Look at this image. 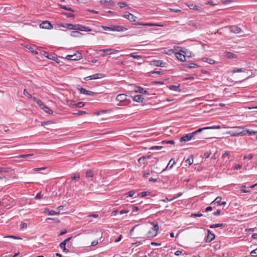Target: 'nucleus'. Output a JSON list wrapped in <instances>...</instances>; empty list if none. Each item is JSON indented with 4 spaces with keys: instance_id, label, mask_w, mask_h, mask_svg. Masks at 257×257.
Listing matches in <instances>:
<instances>
[{
    "instance_id": "obj_54",
    "label": "nucleus",
    "mask_w": 257,
    "mask_h": 257,
    "mask_svg": "<svg viewBox=\"0 0 257 257\" xmlns=\"http://www.w3.org/2000/svg\"><path fill=\"white\" fill-rule=\"evenodd\" d=\"M80 178V176L78 174H75V175L71 177V179L72 180H74L75 179H78Z\"/></svg>"
},
{
    "instance_id": "obj_49",
    "label": "nucleus",
    "mask_w": 257,
    "mask_h": 257,
    "mask_svg": "<svg viewBox=\"0 0 257 257\" xmlns=\"http://www.w3.org/2000/svg\"><path fill=\"white\" fill-rule=\"evenodd\" d=\"M23 93L25 95L27 96L28 98H32V95L31 94H29L26 89H25L24 90Z\"/></svg>"
},
{
    "instance_id": "obj_36",
    "label": "nucleus",
    "mask_w": 257,
    "mask_h": 257,
    "mask_svg": "<svg viewBox=\"0 0 257 257\" xmlns=\"http://www.w3.org/2000/svg\"><path fill=\"white\" fill-rule=\"evenodd\" d=\"M93 173L91 170H89L86 172L85 177L86 178H89V177L92 178V177H93Z\"/></svg>"
},
{
    "instance_id": "obj_13",
    "label": "nucleus",
    "mask_w": 257,
    "mask_h": 257,
    "mask_svg": "<svg viewBox=\"0 0 257 257\" xmlns=\"http://www.w3.org/2000/svg\"><path fill=\"white\" fill-rule=\"evenodd\" d=\"M221 197H217L213 201L211 202V204H217V205H225L226 202L225 201H221Z\"/></svg>"
},
{
    "instance_id": "obj_7",
    "label": "nucleus",
    "mask_w": 257,
    "mask_h": 257,
    "mask_svg": "<svg viewBox=\"0 0 257 257\" xmlns=\"http://www.w3.org/2000/svg\"><path fill=\"white\" fill-rule=\"evenodd\" d=\"M74 30L81 31L90 32L91 31L89 27L81 25H74Z\"/></svg>"
},
{
    "instance_id": "obj_11",
    "label": "nucleus",
    "mask_w": 257,
    "mask_h": 257,
    "mask_svg": "<svg viewBox=\"0 0 257 257\" xmlns=\"http://www.w3.org/2000/svg\"><path fill=\"white\" fill-rule=\"evenodd\" d=\"M111 31L123 32L126 31L127 28L123 26L116 25L111 26Z\"/></svg>"
},
{
    "instance_id": "obj_21",
    "label": "nucleus",
    "mask_w": 257,
    "mask_h": 257,
    "mask_svg": "<svg viewBox=\"0 0 257 257\" xmlns=\"http://www.w3.org/2000/svg\"><path fill=\"white\" fill-rule=\"evenodd\" d=\"M153 62H154L153 64L155 66H159V67H165L166 66V63H164V62H163V61L160 60H154Z\"/></svg>"
},
{
    "instance_id": "obj_63",
    "label": "nucleus",
    "mask_w": 257,
    "mask_h": 257,
    "mask_svg": "<svg viewBox=\"0 0 257 257\" xmlns=\"http://www.w3.org/2000/svg\"><path fill=\"white\" fill-rule=\"evenodd\" d=\"M129 212V210H121L119 211V213L120 214H122L124 213H127Z\"/></svg>"
},
{
    "instance_id": "obj_4",
    "label": "nucleus",
    "mask_w": 257,
    "mask_h": 257,
    "mask_svg": "<svg viewBox=\"0 0 257 257\" xmlns=\"http://www.w3.org/2000/svg\"><path fill=\"white\" fill-rule=\"evenodd\" d=\"M220 128H221V126L220 125H213V126H211L205 127L203 128H200L198 129L197 130H196L194 132H193L192 133V134L194 137L196 135L198 134V133H201L203 130H209V129H219Z\"/></svg>"
},
{
    "instance_id": "obj_58",
    "label": "nucleus",
    "mask_w": 257,
    "mask_h": 257,
    "mask_svg": "<svg viewBox=\"0 0 257 257\" xmlns=\"http://www.w3.org/2000/svg\"><path fill=\"white\" fill-rule=\"evenodd\" d=\"M64 242H65L62 241L59 244L60 247L62 249L66 248V243Z\"/></svg>"
},
{
    "instance_id": "obj_44",
    "label": "nucleus",
    "mask_w": 257,
    "mask_h": 257,
    "mask_svg": "<svg viewBox=\"0 0 257 257\" xmlns=\"http://www.w3.org/2000/svg\"><path fill=\"white\" fill-rule=\"evenodd\" d=\"M117 5L120 8H123L125 7L128 8V6L126 4L122 2H119L118 3Z\"/></svg>"
},
{
    "instance_id": "obj_26",
    "label": "nucleus",
    "mask_w": 257,
    "mask_h": 257,
    "mask_svg": "<svg viewBox=\"0 0 257 257\" xmlns=\"http://www.w3.org/2000/svg\"><path fill=\"white\" fill-rule=\"evenodd\" d=\"M60 27L64 28H67L70 30H74V25H73L72 24H61L60 25Z\"/></svg>"
},
{
    "instance_id": "obj_46",
    "label": "nucleus",
    "mask_w": 257,
    "mask_h": 257,
    "mask_svg": "<svg viewBox=\"0 0 257 257\" xmlns=\"http://www.w3.org/2000/svg\"><path fill=\"white\" fill-rule=\"evenodd\" d=\"M9 171V169L8 168L5 167H0V173L1 174H3V172H8Z\"/></svg>"
},
{
    "instance_id": "obj_60",
    "label": "nucleus",
    "mask_w": 257,
    "mask_h": 257,
    "mask_svg": "<svg viewBox=\"0 0 257 257\" xmlns=\"http://www.w3.org/2000/svg\"><path fill=\"white\" fill-rule=\"evenodd\" d=\"M256 250H257V249H254L253 250H252L250 253V255H251L253 256H255V254L256 253Z\"/></svg>"
},
{
    "instance_id": "obj_55",
    "label": "nucleus",
    "mask_w": 257,
    "mask_h": 257,
    "mask_svg": "<svg viewBox=\"0 0 257 257\" xmlns=\"http://www.w3.org/2000/svg\"><path fill=\"white\" fill-rule=\"evenodd\" d=\"M252 156H252V155H251V154H248V155H245V156H244L243 157V159H244V160H245V159H249V160H250V159H252Z\"/></svg>"
},
{
    "instance_id": "obj_10",
    "label": "nucleus",
    "mask_w": 257,
    "mask_h": 257,
    "mask_svg": "<svg viewBox=\"0 0 257 257\" xmlns=\"http://www.w3.org/2000/svg\"><path fill=\"white\" fill-rule=\"evenodd\" d=\"M78 90H79L80 92L82 94H84L87 95L89 96H94L97 93L89 90H87L85 88H78Z\"/></svg>"
},
{
    "instance_id": "obj_42",
    "label": "nucleus",
    "mask_w": 257,
    "mask_h": 257,
    "mask_svg": "<svg viewBox=\"0 0 257 257\" xmlns=\"http://www.w3.org/2000/svg\"><path fill=\"white\" fill-rule=\"evenodd\" d=\"M223 226V224L222 223H220V224L219 223V224H212L209 226V227L211 228H213L220 227H221Z\"/></svg>"
},
{
    "instance_id": "obj_22",
    "label": "nucleus",
    "mask_w": 257,
    "mask_h": 257,
    "mask_svg": "<svg viewBox=\"0 0 257 257\" xmlns=\"http://www.w3.org/2000/svg\"><path fill=\"white\" fill-rule=\"evenodd\" d=\"M45 213H48L49 215H58L60 213V211H56L53 210H50L49 209H45L44 211Z\"/></svg>"
},
{
    "instance_id": "obj_15",
    "label": "nucleus",
    "mask_w": 257,
    "mask_h": 257,
    "mask_svg": "<svg viewBox=\"0 0 257 257\" xmlns=\"http://www.w3.org/2000/svg\"><path fill=\"white\" fill-rule=\"evenodd\" d=\"M186 5L191 10H194L199 12L203 11V9L199 6L194 5L193 4H186Z\"/></svg>"
},
{
    "instance_id": "obj_53",
    "label": "nucleus",
    "mask_w": 257,
    "mask_h": 257,
    "mask_svg": "<svg viewBox=\"0 0 257 257\" xmlns=\"http://www.w3.org/2000/svg\"><path fill=\"white\" fill-rule=\"evenodd\" d=\"M202 216L203 214L201 213H193L191 215V217H201Z\"/></svg>"
},
{
    "instance_id": "obj_56",
    "label": "nucleus",
    "mask_w": 257,
    "mask_h": 257,
    "mask_svg": "<svg viewBox=\"0 0 257 257\" xmlns=\"http://www.w3.org/2000/svg\"><path fill=\"white\" fill-rule=\"evenodd\" d=\"M42 196L43 195H42L41 193H39L36 195V196L35 197V199L36 200H38L41 199L42 197Z\"/></svg>"
},
{
    "instance_id": "obj_12",
    "label": "nucleus",
    "mask_w": 257,
    "mask_h": 257,
    "mask_svg": "<svg viewBox=\"0 0 257 257\" xmlns=\"http://www.w3.org/2000/svg\"><path fill=\"white\" fill-rule=\"evenodd\" d=\"M127 95L125 94L122 93L119 94L116 96L115 97V100L118 101L119 102H123L124 101L127 100Z\"/></svg>"
},
{
    "instance_id": "obj_2",
    "label": "nucleus",
    "mask_w": 257,
    "mask_h": 257,
    "mask_svg": "<svg viewBox=\"0 0 257 257\" xmlns=\"http://www.w3.org/2000/svg\"><path fill=\"white\" fill-rule=\"evenodd\" d=\"M247 131L244 130L242 127H237L236 130L231 132V135L232 136H243L246 135Z\"/></svg>"
},
{
    "instance_id": "obj_27",
    "label": "nucleus",
    "mask_w": 257,
    "mask_h": 257,
    "mask_svg": "<svg viewBox=\"0 0 257 257\" xmlns=\"http://www.w3.org/2000/svg\"><path fill=\"white\" fill-rule=\"evenodd\" d=\"M179 87H180L179 84L178 85H171L169 86V88L170 90L175 91H180V90L179 89Z\"/></svg>"
},
{
    "instance_id": "obj_62",
    "label": "nucleus",
    "mask_w": 257,
    "mask_h": 257,
    "mask_svg": "<svg viewBox=\"0 0 257 257\" xmlns=\"http://www.w3.org/2000/svg\"><path fill=\"white\" fill-rule=\"evenodd\" d=\"M50 122L51 121H46L41 122V125L44 126L45 125L49 124L50 123Z\"/></svg>"
},
{
    "instance_id": "obj_41",
    "label": "nucleus",
    "mask_w": 257,
    "mask_h": 257,
    "mask_svg": "<svg viewBox=\"0 0 257 257\" xmlns=\"http://www.w3.org/2000/svg\"><path fill=\"white\" fill-rule=\"evenodd\" d=\"M151 158V156H142L141 157H140L139 159H138V162L140 163H141V160H145L146 159H150Z\"/></svg>"
},
{
    "instance_id": "obj_25",
    "label": "nucleus",
    "mask_w": 257,
    "mask_h": 257,
    "mask_svg": "<svg viewBox=\"0 0 257 257\" xmlns=\"http://www.w3.org/2000/svg\"><path fill=\"white\" fill-rule=\"evenodd\" d=\"M135 91L141 94H148V92L146 90L140 86H137L135 89Z\"/></svg>"
},
{
    "instance_id": "obj_28",
    "label": "nucleus",
    "mask_w": 257,
    "mask_h": 257,
    "mask_svg": "<svg viewBox=\"0 0 257 257\" xmlns=\"http://www.w3.org/2000/svg\"><path fill=\"white\" fill-rule=\"evenodd\" d=\"M202 60L204 62H207L210 64H213L215 63V61L211 58H203Z\"/></svg>"
},
{
    "instance_id": "obj_39",
    "label": "nucleus",
    "mask_w": 257,
    "mask_h": 257,
    "mask_svg": "<svg viewBox=\"0 0 257 257\" xmlns=\"http://www.w3.org/2000/svg\"><path fill=\"white\" fill-rule=\"evenodd\" d=\"M161 143L162 144H172V145H174L175 144V142L173 140H169V141L164 140V141H162Z\"/></svg>"
},
{
    "instance_id": "obj_19",
    "label": "nucleus",
    "mask_w": 257,
    "mask_h": 257,
    "mask_svg": "<svg viewBox=\"0 0 257 257\" xmlns=\"http://www.w3.org/2000/svg\"><path fill=\"white\" fill-rule=\"evenodd\" d=\"M175 55L178 60L182 62L185 61L186 60L185 55L181 53L176 52L175 53Z\"/></svg>"
},
{
    "instance_id": "obj_18",
    "label": "nucleus",
    "mask_w": 257,
    "mask_h": 257,
    "mask_svg": "<svg viewBox=\"0 0 257 257\" xmlns=\"http://www.w3.org/2000/svg\"><path fill=\"white\" fill-rule=\"evenodd\" d=\"M124 17L130 22H135L136 21L137 17L131 13L125 14Z\"/></svg>"
},
{
    "instance_id": "obj_61",
    "label": "nucleus",
    "mask_w": 257,
    "mask_h": 257,
    "mask_svg": "<svg viewBox=\"0 0 257 257\" xmlns=\"http://www.w3.org/2000/svg\"><path fill=\"white\" fill-rule=\"evenodd\" d=\"M64 15L67 16V17H73L74 15L72 13H63Z\"/></svg>"
},
{
    "instance_id": "obj_23",
    "label": "nucleus",
    "mask_w": 257,
    "mask_h": 257,
    "mask_svg": "<svg viewBox=\"0 0 257 257\" xmlns=\"http://www.w3.org/2000/svg\"><path fill=\"white\" fill-rule=\"evenodd\" d=\"M230 30L231 32L238 34L241 32V29L236 26H232L230 27Z\"/></svg>"
},
{
    "instance_id": "obj_14",
    "label": "nucleus",
    "mask_w": 257,
    "mask_h": 257,
    "mask_svg": "<svg viewBox=\"0 0 257 257\" xmlns=\"http://www.w3.org/2000/svg\"><path fill=\"white\" fill-rule=\"evenodd\" d=\"M40 27L42 29H50L53 28V26L49 22L46 21L40 24Z\"/></svg>"
},
{
    "instance_id": "obj_30",
    "label": "nucleus",
    "mask_w": 257,
    "mask_h": 257,
    "mask_svg": "<svg viewBox=\"0 0 257 257\" xmlns=\"http://www.w3.org/2000/svg\"><path fill=\"white\" fill-rule=\"evenodd\" d=\"M41 109H43L45 112L50 114H52L53 112L51 109H50L48 106L46 105H44V107Z\"/></svg>"
},
{
    "instance_id": "obj_47",
    "label": "nucleus",
    "mask_w": 257,
    "mask_h": 257,
    "mask_svg": "<svg viewBox=\"0 0 257 257\" xmlns=\"http://www.w3.org/2000/svg\"><path fill=\"white\" fill-rule=\"evenodd\" d=\"M135 194V192L134 190H131L126 193L125 194V195H126V197H132Z\"/></svg>"
},
{
    "instance_id": "obj_51",
    "label": "nucleus",
    "mask_w": 257,
    "mask_h": 257,
    "mask_svg": "<svg viewBox=\"0 0 257 257\" xmlns=\"http://www.w3.org/2000/svg\"><path fill=\"white\" fill-rule=\"evenodd\" d=\"M36 102L41 108H42L43 107H44L45 104L40 99L37 100Z\"/></svg>"
},
{
    "instance_id": "obj_32",
    "label": "nucleus",
    "mask_w": 257,
    "mask_h": 257,
    "mask_svg": "<svg viewBox=\"0 0 257 257\" xmlns=\"http://www.w3.org/2000/svg\"><path fill=\"white\" fill-rule=\"evenodd\" d=\"M225 56L226 57L230 59L235 58V55L230 52H226L225 53Z\"/></svg>"
},
{
    "instance_id": "obj_35",
    "label": "nucleus",
    "mask_w": 257,
    "mask_h": 257,
    "mask_svg": "<svg viewBox=\"0 0 257 257\" xmlns=\"http://www.w3.org/2000/svg\"><path fill=\"white\" fill-rule=\"evenodd\" d=\"M245 70H246L245 69L234 68L232 69V70L231 71L233 73L242 72H244L245 71Z\"/></svg>"
},
{
    "instance_id": "obj_31",
    "label": "nucleus",
    "mask_w": 257,
    "mask_h": 257,
    "mask_svg": "<svg viewBox=\"0 0 257 257\" xmlns=\"http://www.w3.org/2000/svg\"><path fill=\"white\" fill-rule=\"evenodd\" d=\"M84 106V103L83 102H79L77 103H74L72 104V107H79L81 108Z\"/></svg>"
},
{
    "instance_id": "obj_16",
    "label": "nucleus",
    "mask_w": 257,
    "mask_h": 257,
    "mask_svg": "<svg viewBox=\"0 0 257 257\" xmlns=\"http://www.w3.org/2000/svg\"><path fill=\"white\" fill-rule=\"evenodd\" d=\"M208 235L205 240L206 242H210L215 238V234L211 232L210 230H207Z\"/></svg>"
},
{
    "instance_id": "obj_40",
    "label": "nucleus",
    "mask_w": 257,
    "mask_h": 257,
    "mask_svg": "<svg viewBox=\"0 0 257 257\" xmlns=\"http://www.w3.org/2000/svg\"><path fill=\"white\" fill-rule=\"evenodd\" d=\"M185 162L189 165H191L193 163V158L192 156L186 160Z\"/></svg>"
},
{
    "instance_id": "obj_1",
    "label": "nucleus",
    "mask_w": 257,
    "mask_h": 257,
    "mask_svg": "<svg viewBox=\"0 0 257 257\" xmlns=\"http://www.w3.org/2000/svg\"><path fill=\"white\" fill-rule=\"evenodd\" d=\"M159 227L157 224H154L153 226L150 228L147 233L148 237H153L155 236L158 232Z\"/></svg>"
},
{
    "instance_id": "obj_37",
    "label": "nucleus",
    "mask_w": 257,
    "mask_h": 257,
    "mask_svg": "<svg viewBox=\"0 0 257 257\" xmlns=\"http://www.w3.org/2000/svg\"><path fill=\"white\" fill-rule=\"evenodd\" d=\"M33 156V154H29L21 155H20L16 157L18 158H29Z\"/></svg>"
},
{
    "instance_id": "obj_29",
    "label": "nucleus",
    "mask_w": 257,
    "mask_h": 257,
    "mask_svg": "<svg viewBox=\"0 0 257 257\" xmlns=\"http://www.w3.org/2000/svg\"><path fill=\"white\" fill-rule=\"evenodd\" d=\"M135 25H141V26H160L158 24H152V23H136Z\"/></svg>"
},
{
    "instance_id": "obj_3",
    "label": "nucleus",
    "mask_w": 257,
    "mask_h": 257,
    "mask_svg": "<svg viewBox=\"0 0 257 257\" xmlns=\"http://www.w3.org/2000/svg\"><path fill=\"white\" fill-rule=\"evenodd\" d=\"M82 58V54L77 52L73 55H68L66 56L65 58L68 60L76 61L80 60Z\"/></svg>"
},
{
    "instance_id": "obj_48",
    "label": "nucleus",
    "mask_w": 257,
    "mask_h": 257,
    "mask_svg": "<svg viewBox=\"0 0 257 257\" xmlns=\"http://www.w3.org/2000/svg\"><path fill=\"white\" fill-rule=\"evenodd\" d=\"M26 48L28 49L33 53L37 54V52L36 51L34 50L33 48L32 47L29 46L28 45H26Z\"/></svg>"
},
{
    "instance_id": "obj_17",
    "label": "nucleus",
    "mask_w": 257,
    "mask_h": 257,
    "mask_svg": "<svg viewBox=\"0 0 257 257\" xmlns=\"http://www.w3.org/2000/svg\"><path fill=\"white\" fill-rule=\"evenodd\" d=\"M176 163V162L175 161V160L173 159V158H172L169 162L167 166H166V167L165 168H164L163 170H162V172L163 171H165V170H166L167 169H171L173 166Z\"/></svg>"
},
{
    "instance_id": "obj_34",
    "label": "nucleus",
    "mask_w": 257,
    "mask_h": 257,
    "mask_svg": "<svg viewBox=\"0 0 257 257\" xmlns=\"http://www.w3.org/2000/svg\"><path fill=\"white\" fill-rule=\"evenodd\" d=\"M185 66L188 68H194L198 67V65L195 63H191L189 64H185Z\"/></svg>"
},
{
    "instance_id": "obj_43",
    "label": "nucleus",
    "mask_w": 257,
    "mask_h": 257,
    "mask_svg": "<svg viewBox=\"0 0 257 257\" xmlns=\"http://www.w3.org/2000/svg\"><path fill=\"white\" fill-rule=\"evenodd\" d=\"M74 115H83L87 114L85 111L79 110L77 112H74L73 113Z\"/></svg>"
},
{
    "instance_id": "obj_64",
    "label": "nucleus",
    "mask_w": 257,
    "mask_h": 257,
    "mask_svg": "<svg viewBox=\"0 0 257 257\" xmlns=\"http://www.w3.org/2000/svg\"><path fill=\"white\" fill-rule=\"evenodd\" d=\"M181 254H182V251L181 250H178L175 252V255L176 256H179Z\"/></svg>"
},
{
    "instance_id": "obj_57",
    "label": "nucleus",
    "mask_w": 257,
    "mask_h": 257,
    "mask_svg": "<svg viewBox=\"0 0 257 257\" xmlns=\"http://www.w3.org/2000/svg\"><path fill=\"white\" fill-rule=\"evenodd\" d=\"M79 34H80V33L78 31H72L71 32V36H73V37H76Z\"/></svg>"
},
{
    "instance_id": "obj_20",
    "label": "nucleus",
    "mask_w": 257,
    "mask_h": 257,
    "mask_svg": "<svg viewBox=\"0 0 257 257\" xmlns=\"http://www.w3.org/2000/svg\"><path fill=\"white\" fill-rule=\"evenodd\" d=\"M45 54H47V53L46 52H45V54H44V55L46 57L48 58L49 59H51V60L55 61L57 63H60V60L56 56H53L52 55H46Z\"/></svg>"
},
{
    "instance_id": "obj_45",
    "label": "nucleus",
    "mask_w": 257,
    "mask_h": 257,
    "mask_svg": "<svg viewBox=\"0 0 257 257\" xmlns=\"http://www.w3.org/2000/svg\"><path fill=\"white\" fill-rule=\"evenodd\" d=\"M162 148H163V146H152L150 148V150H160Z\"/></svg>"
},
{
    "instance_id": "obj_9",
    "label": "nucleus",
    "mask_w": 257,
    "mask_h": 257,
    "mask_svg": "<svg viewBox=\"0 0 257 257\" xmlns=\"http://www.w3.org/2000/svg\"><path fill=\"white\" fill-rule=\"evenodd\" d=\"M193 137H194V136L192 134V133H189V134H187L183 136V137H182L180 139V142H188V141L192 140L193 138Z\"/></svg>"
},
{
    "instance_id": "obj_6",
    "label": "nucleus",
    "mask_w": 257,
    "mask_h": 257,
    "mask_svg": "<svg viewBox=\"0 0 257 257\" xmlns=\"http://www.w3.org/2000/svg\"><path fill=\"white\" fill-rule=\"evenodd\" d=\"M104 77V74L102 73H96L93 74L92 75H90L85 78V80H92V79H97L99 78H102Z\"/></svg>"
},
{
    "instance_id": "obj_33",
    "label": "nucleus",
    "mask_w": 257,
    "mask_h": 257,
    "mask_svg": "<svg viewBox=\"0 0 257 257\" xmlns=\"http://www.w3.org/2000/svg\"><path fill=\"white\" fill-rule=\"evenodd\" d=\"M127 56L138 60L142 58V56L141 55H136L135 53H131Z\"/></svg>"
},
{
    "instance_id": "obj_50",
    "label": "nucleus",
    "mask_w": 257,
    "mask_h": 257,
    "mask_svg": "<svg viewBox=\"0 0 257 257\" xmlns=\"http://www.w3.org/2000/svg\"><path fill=\"white\" fill-rule=\"evenodd\" d=\"M244 130H246L247 131V132L246 133V134H248L249 135H254L257 132L256 131H250L249 130H247V129H244Z\"/></svg>"
},
{
    "instance_id": "obj_52",
    "label": "nucleus",
    "mask_w": 257,
    "mask_h": 257,
    "mask_svg": "<svg viewBox=\"0 0 257 257\" xmlns=\"http://www.w3.org/2000/svg\"><path fill=\"white\" fill-rule=\"evenodd\" d=\"M206 5H209L212 6H216L217 4L214 3L212 1H208L205 3Z\"/></svg>"
},
{
    "instance_id": "obj_24",
    "label": "nucleus",
    "mask_w": 257,
    "mask_h": 257,
    "mask_svg": "<svg viewBox=\"0 0 257 257\" xmlns=\"http://www.w3.org/2000/svg\"><path fill=\"white\" fill-rule=\"evenodd\" d=\"M144 98L141 94L136 95L133 97V100L138 102H142Z\"/></svg>"
},
{
    "instance_id": "obj_5",
    "label": "nucleus",
    "mask_w": 257,
    "mask_h": 257,
    "mask_svg": "<svg viewBox=\"0 0 257 257\" xmlns=\"http://www.w3.org/2000/svg\"><path fill=\"white\" fill-rule=\"evenodd\" d=\"M95 51L97 53H99L101 52H102L103 53H105L106 55H110V54H115V53L118 52V50L112 49L96 50Z\"/></svg>"
},
{
    "instance_id": "obj_59",
    "label": "nucleus",
    "mask_w": 257,
    "mask_h": 257,
    "mask_svg": "<svg viewBox=\"0 0 257 257\" xmlns=\"http://www.w3.org/2000/svg\"><path fill=\"white\" fill-rule=\"evenodd\" d=\"M221 211L219 209H218L216 210V211H215L213 213V214L215 216H218L220 214Z\"/></svg>"
},
{
    "instance_id": "obj_38",
    "label": "nucleus",
    "mask_w": 257,
    "mask_h": 257,
    "mask_svg": "<svg viewBox=\"0 0 257 257\" xmlns=\"http://www.w3.org/2000/svg\"><path fill=\"white\" fill-rule=\"evenodd\" d=\"M150 194V192L148 191H144L138 194L139 196H140L141 197H144L145 196L149 195Z\"/></svg>"
},
{
    "instance_id": "obj_8",
    "label": "nucleus",
    "mask_w": 257,
    "mask_h": 257,
    "mask_svg": "<svg viewBox=\"0 0 257 257\" xmlns=\"http://www.w3.org/2000/svg\"><path fill=\"white\" fill-rule=\"evenodd\" d=\"M145 29H141L140 28H136L134 30L131 31L129 33H130L128 35L130 36L138 35L141 34L142 32L145 31Z\"/></svg>"
}]
</instances>
